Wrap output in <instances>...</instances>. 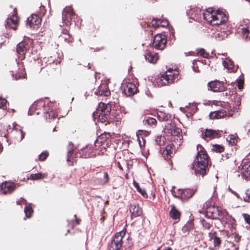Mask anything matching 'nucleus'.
Here are the masks:
<instances>
[{
  "instance_id": "obj_1",
  "label": "nucleus",
  "mask_w": 250,
  "mask_h": 250,
  "mask_svg": "<svg viewBox=\"0 0 250 250\" xmlns=\"http://www.w3.org/2000/svg\"><path fill=\"white\" fill-rule=\"evenodd\" d=\"M187 15L194 21H199L202 16L209 23L212 25H219L228 20L226 14L221 10H213L208 8L205 12L197 8H193L187 11Z\"/></svg>"
},
{
  "instance_id": "obj_2",
  "label": "nucleus",
  "mask_w": 250,
  "mask_h": 250,
  "mask_svg": "<svg viewBox=\"0 0 250 250\" xmlns=\"http://www.w3.org/2000/svg\"><path fill=\"white\" fill-rule=\"evenodd\" d=\"M198 152L195 160L191 165V169L196 175H205L208 164V157L205 149L200 145L197 146Z\"/></svg>"
},
{
  "instance_id": "obj_3",
  "label": "nucleus",
  "mask_w": 250,
  "mask_h": 250,
  "mask_svg": "<svg viewBox=\"0 0 250 250\" xmlns=\"http://www.w3.org/2000/svg\"><path fill=\"white\" fill-rule=\"evenodd\" d=\"M54 104L49 102L47 99L40 100L36 102L31 107L30 110L33 109L39 110L37 114L42 113L46 118H54L57 116V113L54 109Z\"/></svg>"
},
{
  "instance_id": "obj_4",
  "label": "nucleus",
  "mask_w": 250,
  "mask_h": 250,
  "mask_svg": "<svg viewBox=\"0 0 250 250\" xmlns=\"http://www.w3.org/2000/svg\"><path fill=\"white\" fill-rule=\"evenodd\" d=\"M179 72L177 70L168 69L165 73L158 75L154 83L158 86H162L174 83L178 80Z\"/></svg>"
},
{
  "instance_id": "obj_5",
  "label": "nucleus",
  "mask_w": 250,
  "mask_h": 250,
  "mask_svg": "<svg viewBox=\"0 0 250 250\" xmlns=\"http://www.w3.org/2000/svg\"><path fill=\"white\" fill-rule=\"evenodd\" d=\"M109 111L107 109V105L104 103L101 102L96 111L93 113L94 119H97L98 121L101 123L106 122L109 117Z\"/></svg>"
},
{
  "instance_id": "obj_6",
  "label": "nucleus",
  "mask_w": 250,
  "mask_h": 250,
  "mask_svg": "<svg viewBox=\"0 0 250 250\" xmlns=\"http://www.w3.org/2000/svg\"><path fill=\"white\" fill-rule=\"evenodd\" d=\"M165 132L172 136V139L174 142L179 144L182 138L181 129L176 126L175 124L170 121L165 125Z\"/></svg>"
},
{
  "instance_id": "obj_7",
  "label": "nucleus",
  "mask_w": 250,
  "mask_h": 250,
  "mask_svg": "<svg viewBox=\"0 0 250 250\" xmlns=\"http://www.w3.org/2000/svg\"><path fill=\"white\" fill-rule=\"evenodd\" d=\"M97 146L94 145H88L85 147L81 149L79 151V154L82 158H89L96 155L103 154L104 152L96 148Z\"/></svg>"
},
{
  "instance_id": "obj_8",
  "label": "nucleus",
  "mask_w": 250,
  "mask_h": 250,
  "mask_svg": "<svg viewBox=\"0 0 250 250\" xmlns=\"http://www.w3.org/2000/svg\"><path fill=\"white\" fill-rule=\"evenodd\" d=\"M125 235V232L124 231L117 233L108 246L109 250H120L122 247L123 239Z\"/></svg>"
},
{
  "instance_id": "obj_9",
  "label": "nucleus",
  "mask_w": 250,
  "mask_h": 250,
  "mask_svg": "<svg viewBox=\"0 0 250 250\" xmlns=\"http://www.w3.org/2000/svg\"><path fill=\"white\" fill-rule=\"evenodd\" d=\"M207 207L206 208V215L208 218L212 219H218L223 211V209L220 207L214 206H207L208 203H206Z\"/></svg>"
},
{
  "instance_id": "obj_10",
  "label": "nucleus",
  "mask_w": 250,
  "mask_h": 250,
  "mask_svg": "<svg viewBox=\"0 0 250 250\" xmlns=\"http://www.w3.org/2000/svg\"><path fill=\"white\" fill-rule=\"evenodd\" d=\"M167 40L163 34H158L153 40V46L157 49L163 50L166 46Z\"/></svg>"
},
{
  "instance_id": "obj_11",
  "label": "nucleus",
  "mask_w": 250,
  "mask_h": 250,
  "mask_svg": "<svg viewBox=\"0 0 250 250\" xmlns=\"http://www.w3.org/2000/svg\"><path fill=\"white\" fill-rule=\"evenodd\" d=\"M239 30L244 39H250V21L248 20H244L240 24Z\"/></svg>"
},
{
  "instance_id": "obj_12",
  "label": "nucleus",
  "mask_w": 250,
  "mask_h": 250,
  "mask_svg": "<svg viewBox=\"0 0 250 250\" xmlns=\"http://www.w3.org/2000/svg\"><path fill=\"white\" fill-rule=\"evenodd\" d=\"M218 219L220 220L222 224L228 225V227H232L235 221L225 209L223 210Z\"/></svg>"
},
{
  "instance_id": "obj_13",
  "label": "nucleus",
  "mask_w": 250,
  "mask_h": 250,
  "mask_svg": "<svg viewBox=\"0 0 250 250\" xmlns=\"http://www.w3.org/2000/svg\"><path fill=\"white\" fill-rule=\"evenodd\" d=\"M202 138L206 141H208L220 136V132L211 129H206L201 134Z\"/></svg>"
},
{
  "instance_id": "obj_14",
  "label": "nucleus",
  "mask_w": 250,
  "mask_h": 250,
  "mask_svg": "<svg viewBox=\"0 0 250 250\" xmlns=\"http://www.w3.org/2000/svg\"><path fill=\"white\" fill-rule=\"evenodd\" d=\"M62 14L63 22L67 26L68 25L75 15L73 9L71 7H66L63 9Z\"/></svg>"
},
{
  "instance_id": "obj_15",
  "label": "nucleus",
  "mask_w": 250,
  "mask_h": 250,
  "mask_svg": "<svg viewBox=\"0 0 250 250\" xmlns=\"http://www.w3.org/2000/svg\"><path fill=\"white\" fill-rule=\"evenodd\" d=\"M11 133L12 136H14L18 142H21L23 139L25 135L20 126L15 123L13 124V129Z\"/></svg>"
},
{
  "instance_id": "obj_16",
  "label": "nucleus",
  "mask_w": 250,
  "mask_h": 250,
  "mask_svg": "<svg viewBox=\"0 0 250 250\" xmlns=\"http://www.w3.org/2000/svg\"><path fill=\"white\" fill-rule=\"evenodd\" d=\"M208 86L211 90L214 92H222L225 90L224 83L217 80L209 82Z\"/></svg>"
},
{
  "instance_id": "obj_17",
  "label": "nucleus",
  "mask_w": 250,
  "mask_h": 250,
  "mask_svg": "<svg viewBox=\"0 0 250 250\" xmlns=\"http://www.w3.org/2000/svg\"><path fill=\"white\" fill-rule=\"evenodd\" d=\"M15 184L10 182H5L0 185V192L3 194L10 193L15 189Z\"/></svg>"
},
{
  "instance_id": "obj_18",
  "label": "nucleus",
  "mask_w": 250,
  "mask_h": 250,
  "mask_svg": "<svg viewBox=\"0 0 250 250\" xmlns=\"http://www.w3.org/2000/svg\"><path fill=\"white\" fill-rule=\"evenodd\" d=\"M27 23L31 28H36L41 23L42 20L36 14H32L27 19Z\"/></svg>"
},
{
  "instance_id": "obj_19",
  "label": "nucleus",
  "mask_w": 250,
  "mask_h": 250,
  "mask_svg": "<svg viewBox=\"0 0 250 250\" xmlns=\"http://www.w3.org/2000/svg\"><path fill=\"white\" fill-rule=\"evenodd\" d=\"M195 193V191L191 189H179L178 194L183 200H186L191 198Z\"/></svg>"
},
{
  "instance_id": "obj_20",
  "label": "nucleus",
  "mask_w": 250,
  "mask_h": 250,
  "mask_svg": "<svg viewBox=\"0 0 250 250\" xmlns=\"http://www.w3.org/2000/svg\"><path fill=\"white\" fill-rule=\"evenodd\" d=\"M137 91L136 85L133 83H128L124 87V92L126 96H131Z\"/></svg>"
},
{
  "instance_id": "obj_21",
  "label": "nucleus",
  "mask_w": 250,
  "mask_h": 250,
  "mask_svg": "<svg viewBox=\"0 0 250 250\" xmlns=\"http://www.w3.org/2000/svg\"><path fill=\"white\" fill-rule=\"evenodd\" d=\"M18 17L16 15L14 14L10 18H8L7 19L5 26L6 28H10L14 30H16V26L18 24Z\"/></svg>"
},
{
  "instance_id": "obj_22",
  "label": "nucleus",
  "mask_w": 250,
  "mask_h": 250,
  "mask_svg": "<svg viewBox=\"0 0 250 250\" xmlns=\"http://www.w3.org/2000/svg\"><path fill=\"white\" fill-rule=\"evenodd\" d=\"M110 91L107 85L105 83L101 84L98 89L95 92V94L97 95H103L108 96L110 95Z\"/></svg>"
},
{
  "instance_id": "obj_23",
  "label": "nucleus",
  "mask_w": 250,
  "mask_h": 250,
  "mask_svg": "<svg viewBox=\"0 0 250 250\" xmlns=\"http://www.w3.org/2000/svg\"><path fill=\"white\" fill-rule=\"evenodd\" d=\"M29 48V45L25 42H21L17 45V53L22 57L25 55Z\"/></svg>"
},
{
  "instance_id": "obj_24",
  "label": "nucleus",
  "mask_w": 250,
  "mask_h": 250,
  "mask_svg": "<svg viewBox=\"0 0 250 250\" xmlns=\"http://www.w3.org/2000/svg\"><path fill=\"white\" fill-rule=\"evenodd\" d=\"M226 115V111L224 109H222L211 112L209 114V117L211 119H219L224 117Z\"/></svg>"
},
{
  "instance_id": "obj_25",
  "label": "nucleus",
  "mask_w": 250,
  "mask_h": 250,
  "mask_svg": "<svg viewBox=\"0 0 250 250\" xmlns=\"http://www.w3.org/2000/svg\"><path fill=\"white\" fill-rule=\"evenodd\" d=\"M223 64L224 67L229 71H234V65L233 62L229 58L222 59Z\"/></svg>"
},
{
  "instance_id": "obj_26",
  "label": "nucleus",
  "mask_w": 250,
  "mask_h": 250,
  "mask_svg": "<svg viewBox=\"0 0 250 250\" xmlns=\"http://www.w3.org/2000/svg\"><path fill=\"white\" fill-rule=\"evenodd\" d=\"M173 145L172 144H170L167 145L166 149L164 150L163 155L166 160H169L171 157H172L173 155Z\"/></svg>"
},
{
  "instance_id": "obj_27",
  "label": "nucleus",
  "mask_w": 250,
  "mask_h": 250,
  "mask_svg": "<svg viewBox=\"0 0 250 250\" xmlns=\"http://www.w3.org/2000/svg\"><path fill=\"white\" fill-rule=\"evenodd\" d=\"M145 59L148 62L152 63H155L158 60V56L156 53L148 52L145 55Z\"/></svg>"
},
{
  "instance_id": "obj_28",
  "label": "nucleus",
  "mask_w": 250,
  "mask_h": 250,
  "mask_svg": "<svg viewBox=\"0 0 250 250\" xmlns=\"http://www.w3.org/2000/svg\"><path fill=\"white\" fill-rule=\"evenodd\" d=\"M129 209L132 215L135 217L140 216L142 213V209L138 205H131Z\"/></svg>"
},
{
  "instance_id": "obj_29",
  "label": "nucleus",
  "mask_w": 250,
  "mask_h": 250,
  "mask_svg": "<svg viewBox=\"0 0 250 250\" xmlns=\"http://www.w3.org/2000/svg\"><path fill=\"white\" fill-rule=\"evenodd\" d=\"M208 237L210 241H213V245L215 247H217L220 246L221 240L219 237L214 235V232H209L208 233Z\"/></svg>"
},
{
  "instance_id": "obj_30",
  "label": "nucleus",
  "mask_w": 250,
  "mask_h": 250,
  "mask_svg": "<svg viewBox=\"0 0 250 250\" xmlns=\"http://www.w3.org/2000/svg\"><path fill=\"white\" fill-rule=\"evenodd\" d=\"M22 202L26 204V206L24 210L25 216L27 218H29L33 212V210L31 207V205L27 204L26 200L24 199H22Z\"/></svg>"
},
{
  "instance_id": "obj_31",
  "label": "nucleus",
  "mask_w": 250,
  "mask_h": 250,
  "mask_svg": "<svg viewBox=\"0 0 250 250\" xmlns=\"http://www.w3.org/2000/svg\"><path fill=\"white\" fill-rule=\"evenodd\" d=\"M157 118L160 121H167L171 118V115L163 111H158Z\"/></svg>"
},
{
  "instance_id": "obj_32",
  "label": "nucleus",
  "mask_w": 250,
  "mask_h": 250,
  "mask_svg": "<svg viewBox=\"0 0 250 250\" xmlns=\"http://www.w3.org/2000/svg\"><path fill=\"white\" fill-rule=\"evenodd\" d=\"M157 121L156 119L151 117H145L143 120L144 125L147 126H154L156 125Z\"/></svg>"
},
{
  "instance_id": "obj_33",
  "label": "nucleus",
  "mask_w": 250,
  "mask_h": 250,
  "mask_svg": "<svg viewBox=\"0 0 250 250\" xmlns=\"http://www.w3.org/2000/svg\"><path fill=\"white\" fill-rule=\"evenodd\" d=\"M242 174L246 177H250V162L243 165L242 169Z\"/></svg>"
},
{
  "instance_id": "obj_34",
  "label": "nucleus",
  "mask_w": 250,
  "mask_h": 250,
  "mask_svg": "<svg viewBox=\"0 0 250 250\" xmlns=\"http://www.w3.org/2000/svg\"><path fill=\"white\" fill-rule=\"evenodd\" d=\"M110 137V135L109 133L104 132L102 133L98 137L97 139V143H104L107 140V139H109Z\"/></svg>"
},
{
  "instance_id": "obj_35",
  "label": "nucleus",
  "mask_w": 250,
  "mask_h": 250,
  "mask_svg": "<svg viewBox=\"0 0 250 250\" xmlns=\"http://www.w3.org/2000/svg\"><path fill=\"white\" fill-rule=\"evenodd\" d=\"M20 72L18 74H17L16 73H14V71H12V76L13 77L15 78L16 80H18L20 79H21L25 77V76L26 75L25 72H24V70L23 69H20Z\"/></svg>"
},
{
  "instance_id": "obj_36",
  "label": "nucleus",
  "mask_w": 250,
  "mask_h": 250,
  "mask_svg": "<svg viewBox=\"0 0 250 250\" xmlns=\"http://www.w3.org/2000/svg\"><path fill=\"white\" fill-rule=\"evenodd\" d=\"M169 214L173 219H178L180 217V212L174 207L171 208Z\"/></svg>"
},
{
  "instance_id": "obj_37",
  "label": "nucleus",
  "mask_w": 250,
  "mask_h": 250,
  "mask_svg": "<svg viewBox=\"0 0 250 250\" xmlns=\"http://www.w3.org/2000/svg\"><path fill=\"white\" fill-rule=\"evenodd\" d=\"M45 177H46V175L41 173L31 174L30 175L29 179L32 180H37L39 179H42L44 178Z\"/></svg>"
},
{
  "instance_id": "obj_38",
  "label": "nucleus",
  "mask_w": 250,
  "mask_h": 250,
  "mask_svg": "<svg viewBox=\"0 0 250 250\" xmlns=\"http://www.w3.org/2000/svg\"><path fill=\"white\" fill-rule=\"evenodd\" d=\"M67 30L62 33V35L59 36L60 40H63L66 42H71L72 39L70 38L69 34L67 33Z\"/></svg>"
},
{
  "instance_id": "obj_39",
  "label": "nucleus",
  "mask_w": 250,
  "mask_h": 250,
  "mask_svg": "<svg viewBox=\"0 0 250 250\" xmlns=\"http://www.w3.org/2000/svg\"><path fill=\"white\" fill-rule=\"evenodd\" d=\"M156 27L162 26L165 27L168 24L167 20H161L160 19H157L156 20Z\"/></svg>"
},
{
  "instance_id": "obj_40",
  "label": "nucleus",
  "mask_w": 250,
  "mask_h": 250,
  "mask_svg": "<svg viewBox=\"0 0 250 250\" xmlns=\"http://www.w3.org/2000/svg\"><path fill=\"white\" fill-rule=\"evenodd\" d=\"M149 134V132L146 130H139L136 132V136L137 137H140V138H143V136H147Z\"/></svg>"
},
{
  "instance_id": "obj_41",
  "label": "nucleus",
  "mask_w": 250,
  "mask_h": 250,
  "mask_svg": "<svg viewBox=\"0 0 250 250\" xmlns=\"http://www.w3.org/2000/svg\"><path fill=\"white\" fill-rule=\"evenodd\" d=\"M227 140L229 142V143L231 145H234L237 143V139L236 137L234 135H230L227 138Z\"/></svg>"
},
{
  "instance_id": "obj_42",
  "label": "nucleus",
  "mask_w": 250,
  "mask_h": 250,
  "mask_svg": "<svg viewBox=\"0 0 250 250\" xmlns=\"http://www.w3.org/2000/svg\"><path fill=\"white\" fill-rule=\"evenodd\" d=\"M212 149L216 152L220 153L224 151V148L222 146L220 145H214L212 146Z\"/></svg>"
},
{
  "instance_id": "obj_43",
  "label": "nucleus",
  "mask_w": 250,
  "mask_h": 250,
  "mask_svg": "<svg viewBox=\"0 0 250 250\" xmlns=\"http://www.w3.org/2000/svg\"><path fill=\"white\" fill-rule=\"evenodd\" d=\"M109 182V177L108 175L106 172H104V173L103 179L102 182V184L103 185H105L107 184Z\"/></svg>"
},
{
  "instance_id": "obj_44",
  "label": "nucleus",
  "mask_w": 250,
  "mask_h": 250,
  "mask_svg": "<svg viewBox=\"0 0 250 250\" xmlns=\"http://www.w3.org/2000/svg\"><path fill=\"white\" fill-rule=\"evenodd\" d=\"M212 37L217 41H220L223 39V34L221 32H217L215 33H213Z\"/></svg>"
},
{
  "instance_id": "obj_45",
  "label": "nucleus",
  "mask_w": 250,
  "mask_h": 250,
  "mask_svg": "<svg viewBox=\"0 0 250 250\" xmlns=\"http://www.w3.org/2000/svg\"><path fill=\"white\" fill-rule=\"evenodd\" d=\"M197 53L198 55H199L205 58L208 57V54L205 52L204 49H197Z\"/></svg>"
},
{
  "instance_id": "obj_46",
  "label": "nucleus",
  "mask_w": 250,
  "mask_h": 250,
  "mask_svg": "<svg viewBox=\"0 0 250 250\" xmlns=\"http://www.w3.org/2000/svg\"><path fill=\"white\" fill-rule=\"evenodd\" d=\"M202 224L203 228H204L205 229L209 230L211 228V225H210V223L204 220H203L202 221Z\"/></svg>"
},
{
  "instance_id": "obj_47",
  "label": "nucleus",
  "mask_w": 250,
  "mask_h": 250,
  "mask_svg": "<svg viewBox=\"0 0 250 250\" xmlns=\"http://www.w3.org/2000/svg\"><path fill=\"white\" fill-rule=\"evenodd\" d=\"M73 150H70L68 151L67 158V161L68 162H71L73 163L72 160L73 159L72 157V155L73 154Z\"/></svg>"
},
{
  "instance_id": "obj_48",
  "label": "nucleus",
  "mask_w": 250,
  "mask_h": 250,
  "mask_svg": "<svg viewBox=\"0 0 250 250\" xmlns=\"http://www.w3.org/2000/svg\"><path fill=\"white\" fill-rule=\"evenodd\" d=\"M48 155V153L47 151H43L39 155V159L41 161L44 160L47 158Z\"/></svg>"
},
{
  "instance_id": "obj_49",
  "label": "nucleus",
  "mask_w": 250,
  "mask_h": 250,
  "mask_svg": "<svg viewBox=\"0 0 250 250\" xmlns=\"http://www.w3.org/2000/svg\"><path fill=\"white\" fill-rule=\"evenodd\" d=\"M243 198L245 202H250V192H247Z\"/></svg>"
},
{
  "instance_id": "obj_50",
  "label": "nucleus",
  "mask_w": 250,
  "mask_h": 250,
  "mask_svg": "<svg viewBox=\"0 0 250 250\" xmlns=\"http://www.w3.org/2000/svg\"><path fill=\"white\" fill-rule=\"evenodd\" d=\"M243 216L245 222L248 224H250V215L244 213L243 214Z\"/></svg>"
},
{
  "instance_id": "obj_51",
  "label": "nucleus",
  "mask_w": 250,
  "mask_h": 250,
  "mask_svg": "<svg viewBox=\"0 0 250 250\" xmlns=\"http://www.w3.org/2000/svg\"><path fill=\"white\" fill-rule=\"evenodd\" d=\"M6 102L7 101L5 99L0 97V108L5 106Z\"/></svg>"
},
{
  "instance_id": "obj_52",
  "label": "nucleus",
  "mask_w": 250,
  "mask_h": 250,
  "mask_svg": "<svg viewBox=\"0 0 250 250\" xmlns=\"http://www.w3.org/2000/svg\"><path fill=\"white\" fill-rule=\"evenodd\" d=\"M234 102L236 106H239L241 104V98L240 96H236L234 99Z\"/></svg>"
},
{
  "instance_id": "obj_53",
  "label": "nucleus",
  "mask_w": 250,
  "mask_h": 250,
  "mask_svg": "<svg viewBox=\"0 0 250 250\" xmlns=\"http://www.w3.org/2000/svg\"><path fill=\"white\" fill-rule=\"evenodd\" d=\"M138 191L140 193L143 197L145 198H147V195L145 189L140 188Z\"/></svg>"
},
{
  "instance_id": "obj_54",
  "label": "nucleus",
  "mask_w": 250,
  "mask_h": 250,
  "mask_svg": "<svg viewBox=\"0 0 250 250\" xmlns=\"http://www.w3.org/2000/svg\"><path fill=\"white\" fill-rule=\"evenodd\" d=\"M137 138H138V141L139 142L140 146L141 147L144 146H145V142L144 138H141L142 139V140L141 141V138L140 137H137Z\"/></svg>"
},
{
  "instance_id": "obj_55",
  "label": "nucleus",
  "mask_w": 250,
  "mask_h": 250,
  "mask_svg": "<svg viewBox=\"0 0 250 250\" xmlns=\"http://www.w3.org/2000/svg\"><path fill=\"white\" fill-rule=\"evenodd\" d=\"M237 86H238V88L239 89H241L243 88V81H242L241 80H239L238 82Z\"/></svg>"
},
{
  "instance_id": "obj_56",
  "label": "nucleus",
  "mask_w": 250,
  "mask_h": 250,
  "mask_svg": "<svg viewBox=\"0 0 250 250\" xmlns=\"http://www.w3.org/2000/svg\"><path fill=\"white\" fill-rule=\"evenodd\" d=\"M229 190L230 191V192H231L232 194H233L234 195H235L238 198H239V195L235 192L233 190L230 189V188H229Z\"/></svg>"
},
{
  "instance_id": "obj_57",
  "label": "nucleus",
  "mask_w": 250,
  "mask_h": 250,
  "mask_svg": "<svg viewBox=\"0 0 250 250\" xmlns=\"http://www.w3.org/2000/svg\"><path fill=\"white\" fill-rule=\"evenodd\" d=\"M240 239V237L237 235H235L234 236V240L235 242H238Z\"/></svg>"
},
{
  "instance_id": "obj_58",
  "label": "nucleus",
  "mask_w": 250,
  "mask_h": 250,
  "mask_svg": "<svg viewBox=\"0 0 250 250\" xmlns=\"http://www.w3.org/2000/svg\"><path fill=\"white\" fill-rule=\"evenodd\" d=\"M133 184L135 188H137L139 186V184L135 181H133Z\"/></svg>"
},
{
  "instance_id": "obj_59",
  "label": "nucleus",
  "mask_w": 250,
  "mask_h": 250,
  "mask_svg": "<svg viewBox=\"0 0 250 250\" xmlns=\"http://www.w3.org/2000/svg\"><path fill=\"white\" fill-rule=\"evenodd\" d=\"M40 8H41V10L42 11V13H41V14L43 15L44 13V7L43 6H41Z\"/></svg>"
},
{
  "instance_id": "obj_60",
  "label": "nucleus",
  "mask_w": 250,
  "mask_h": 250,
  "mask_svg": "<svg viewBox=\"0 0 250 250\" xmlns=\"http://www.w3.org/2000/svg\"><path fill=\"white\" fill-rule=\"evenodd\" d=\"M118 166L119 168L120 169H121V170H122V169H123V168H122V167H121V165H120V163H118Z\"/></svg>"
},
{
  "instance_id": "obj_61",
  "label": "nucleus",
  "mask_w": 250,
  "mask_h": 250,
  "mask_svg": "<svg viewBox=\"0 0 250 250\" xmlns=\"http://www.w3.org/2000/svg\"><path fill=\"white\" fill-rule=\"evenodd\" d=\"M137 190L138 191L139 190V188H140V187L139 186L138 188H136Z\"/></svg>"
},
{
  "instance_id": "obj_62",
  "label": "nucleus",
  "mask_w": 250,
  "mask_h": 250,
  "mask_svg": "<svg viewBox=\"0 0 250 250\" xmlns=\"http://www.w3.org/2000/svg\"><path fill=\"white\" fill-rule=\"evenodd\" d=\"M105 204H108V201H106V202H105Z\"/></svg>"
},
{
  "instance_id": "obj_63",
  "label": "nucleus",
  "mask_w": 250,
  "mask_h": 250,
  "mask_svg": "<svg viewBox=\"0 0 250 250\" xmlns=\"http://www.w3.org/2000/svg\"><path fill=\"white\" fill-rule=\"evenodd\" d=\"M18 204H20V202H17Z\"/></svg>"
},
{
  "instance_id": "obj_64",
  "label": "nucleus",
  "mask_w": 250,
  "mask_h": 250,
  "mask_svg": "<svg viewBox=\"0 0 250 250\" xmlns=\"http://www.w3.org/2000/svg\"><path fill=\"white\" fill-rule=\"evenodd\" d=\"M55 130V127L54 128V129H53V131H54Z\"/></svg>"
}]
</instances>
